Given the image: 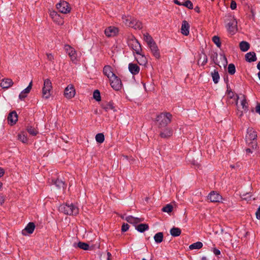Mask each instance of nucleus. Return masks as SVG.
Masks as SVG:
<instances>
[{
	"label": "nucleus",
	"instance_id": "f257e3e1",
	"mask_svg": "<svg viewBox=\"0 0 260 260\" xmlns=\"http://www.w3.org/2000/svg\"><path fill=\"white\" fill-rule=\"evenodd\" d=\"M172 116L170 113H161L156 118V121L159 128L166 126L171 121Z\"/></svg>",
	"mask_w": 260,
	"mask_h": 260
},
{
	"label": "nucleus",
	"instance_id": "f03ea898",
	"mask_svg": "<svg viewBox=\"0 0 260 260\" xmlns=\"http://www.w3.org/2000/svg\"><path fill=\"white\" fill-rule=\"evenodd\" d=\"M58 210L60 212L70 215H76L79 213L78 208L72 203L62 204L59 206Z\"/></svg>",
	"mask_w": 260,
	"mask_h": 260
},
{
	"label": "nucleus",
	"instance_id": "7ed1b4c3",
	"mask_svg": "<svg viewBox=\"0 0 260 260\" xmlns=\"http://www.w3.org/2000/svg\"><path fill=\"white\" fill-rule=\"evenodd\" d=\"M257 138V135L255 131L251 127H249L247 129V134L246 136V143L250 145L251 144V147L253 149L256 148L257 144L256 142V139Z\"/></svg>",
	"mask_w": 260,
	"mask_h": 260
},
{
	"label": "nucleus",
	"instance_id": "20e7f679",
	"mask_svg": "<svg viewBox=\"0 0 260 260\" xmlns=\"http://www.w3.org/2000/svg\"><path fill=\"white\" fill-rule=\"evenodd\" d=\"M52 89V83L50 79L44 80V84L42 88V97L43 99H48L51 95L50 91Z\"/></svg>",
	"mask_w": 260,
	"mask_h": 260
},
{
	"label": "nucleus",
	"instance_id": "39448f33",
	"mask_svg": "<svg viewBox=\"0 0 260 260\" xmlns=\"http://www.w3.org/2000/svg\"><path fill=\"white\" fill-rule=\"evenodd\" d=\"M64 49L69 55L73 62L76 63L78 61L77 53L75 49L69 45H65Z\"/></svg>",
	"mask_w": 260,
	"mask_h": 260
},
{
	"label": "nucleus",
	"instance_id": "423d86ee",
	"mask_svg": "<svg viewBox=\"0 0 260 260\" xmlns=\"http://www.w3.org/2000/svg\"><path fill=\"white\" fill-rule=\"evenodd\" d=\"M128 43V45L137 54H140L142 52L140 44L133 36H132V39L129 40Z\"/></svg>",
	"mask_w": 260,
	"mask_h": 260
},
{
	"label": "nucleus",
	"instance_id": "0eeeda50",
	"mask_svg": "<svg viewBox=\"0 0 260 260\" xmlns=\"http://www.w3.org/2000/svg\"><path fill=\"white\" fill-rule=\"evenodd\" d=\"M56 9L61 13L67 14L71 12V8L69 4L64 1H61L56 5Z\"/></svg>",
	"mask_w": 260,
	"mask_h": 260
},
{
	"label": "nucleus",
	"instance_id": "6e6552de",
	"mask_svg": "<svg viewBox=\"0 0 260 260\" xmlns=\"http://www.w3.org/2000/svg\"><path fill=\"white\" fill-rule=\"evenodd\" d=\"M110 84L111 87L116 90H118L121 88V82L119 78L116 75L114 76L110 79Z\"/></svg>",
	"mask_w": 260,
	"mask_h": 260
},
{
	"label": "nucleus",
	"instance_id": "1a4fd4ad",
	"mask_svg": "<svg viewBox=\"0 0 260 260\" xmlns=\"http://www.w3.org/2000/svg\"><path fill=\"white\" fill-rule=\"evenodd\" d=\"M237 22L234 17H231L227 24V29L232 34H235L237 30Z\"/></svg>",
	"mask_w": 260,
	"mask_h": 260
},
{
	"label": "nucleus",
	"instance_id": "9d476101",
	"mask_svg": "<svg viewBox=\"0 0 260 260\" xmlns=\"http://www.w3.org/2000/svg\"><path fill=\"white\" fill-rule=\"evenodd\" d=\"M75 89L73 85H69L64 89V95L68 99H72L75 95Z\"/></svg>",
	"mask_w": 260,
	"mask_h": 260
},
{
	"label": "nucleus",
	"instance_id": "9b49d317",
	"mask_svg": "<svg viewBox=\"0 0 260 260\" xmlns=\"http://www.w3.org/2000/svg\"><path fill=\"white\" fill-rule=\"evenodd\" d=\"M118 32V29L114 26H109L105 30V34L108 37L115 36Z\"/></svg>",
	"mask_w": 260,
	"mask_h": 260
},
{
	"label": "nucleus",
	"instance_id": "f8f14e48",
	"mask_svg": "<svg viewBox=\"0 0 260 260\" xmlns=\"http://www.w3.org/2000/svg\"><path fill=\"white\" fill-rule=\"evenodd\" d=\"M35 225L33 222H29L27 224L26 226L22 231V234L24 236H26L27 234H32L35 230Z\"/></svg>",
	"mask_w": 260,
	"mask_h": 260
},
{
	"label": "nucleus",
	"instance_id": "ddd939ff",
	"mask_svg": "<svg viewBox=\"0 0 260 260\" xmlns=\"http://www.w3.org/2000/svg\"><path fill=\"white\" fill-rule=\"evenodd\" d=\"M32 86V81H31L29 83L28 86L26 88L23 89L19 94V98L21 100H23L27 96V94L29 93L31 89Z\"/></svg>",
	"mask_w": 260,
	"mask_h": 260
},
{
	"label": "nucleus",
	"instance_id": "4468645a",
	"mask_svg": "<svg viewBox=\"0 0 260 260\" xmlns=\"http://www.w3.org/2000/svg\"><path fill=\"white\" fill-rule=\"evenodd\" d=\"M149 47L152 54L155 57V58L159 59L160 56V52L156 44L155 43L152 44V45L149 46Z\"/></svg>",
	"mask_w": 260,
	"mask_h": 260
},
{
	"label": "nucleus",
	"instance_id": "2eb2a0df",
	"mask_svg": "<svg viewBox=\"0 0 260 260\" xmlns=\"http://www.w3.org/2000/svg\"><path fill=\"white\" fill-rule=\"evenodd\" d=\"M208 199L211 202H219L222 199L221 196L216 192L212 191L208 195Z\"/></svg>",
	"mask_w": 260,
	"mask_h": 260
},
{
	"label": "nucleus",
	"instance_id": "dca6fc26",
	"mask_svg": "<svg viewBox=\"0 0 260 260\" xmlns=\"http://www.w3.org/2000/svg\"><path fill=\"white\" fill-rule=\"evenodd\" d=\"M173 135V131L172 128L167 127L162 130L160 133V137L164 139H168L171 137Z\"/></svg>",
	"mask_w": 260,
	"mask_h": 260
},
{
	"label": "nucleus",
	"instance_id": "f3484780",
	"mask_svg": "<svg viewBox=\"0 0 260 260\" xmlns=\"http://www.w3.org/2000/svg\"><path fill=\"white\" fill-rule=\"evenodd\" d=\"M18 120V116L15 111H12L9 113L8 117V121L11 125L16 123Z\"/></svg>",
	"mask_w": 260,
	"mask_h": 260
},
{
	"label": "nucleus",
	"instance_id": "a211bd4d",
	"mask_svg": "<svg viewBox=\"0 0 260 260\" xmlns=\"http://www.w3.org/2000/svg\"><path fill=\"white\" fill-rule=\"evenodd\" d=\"M13 84V82L11 79L6 78L3 79L0 83V86L3 88L8 89Z\"/></svg>",
	"mask_w": 260,
	"mask_h": 260
},
{
	"label": "nucleus",
	"instance_id": "6ab92c4d",
	"mask_svg": "<svg viewBox=\"0 0 260 260\" xmlns=\"http://www.w3.org/2000/svg\"><path fill=\"white\" fill-rule=\"evenodd\" d=\"M189 23L185 20H184L182 22L181 32L184 36H188L189 33Z\"/></svg>",
	"mask_w": 260,
	"mask_h": 260
},
{
	"label": "nucleus",
	"instance_id": "aec40b11",
	"mask_svg": "<svg viewBox=\"0 0 260 260\" xmlns=\"http://www.w3.org/2000/svg\"><path fill=\"white\" fill-rule=\"evenodd\" d=\"M125 220L129 223L137 224L139 222H142L144 220V218L135 217L132 216H128L125 217Z\"/></svg>",
	"mask_w": 260,
	"mask_h": 260
},
{
	"label": "nucleus",
	"instance_id": "412c9836",
	"mask_svg": "<svg viewBox=\"0 0 260 260\" xmlns=\"http://www.w3.org/2000/svg\"><path fill=\"white\" fill-rule=\"evenodd\" d=\"M103 73L109 79L115 75L112 71V68L110 66H105L103 69Z\"/></svg>",
	"mask_w": 260,
	"mask_h": 260
},
{
	"label": "nucleus",
	"instance_id": "4be33fe9",
	"mask_svg": "<svg viewBox=\"0 0 260 260\" xmlns=\"http://www.w3.org/2000/svg\"><path fill=\"white\" fill-rule=\"evenodd\" d=\"M128 26L135 29H140L142 28V24L141 22L133 18L132 20H131V24L128 25Z\"/></svg>",
	"mask_w": 260,
	"mask_h": 260
},
{
	"label": "nucleus",
	"instance_id": "5701e85b",
	"mask_svg": "<svg viewBox=\"0 0 260 260\" xmlns=\"http://www.w3.org/2000/svg\"><path fill=\"white\" fill-rule=\"evenodd\" d=\"M128 70L133 75H137L139 73L140 68L135 63H130L128 64Z\"/></svg>",
	"mask_w": 260,
	"mask_h": 260
},
{
	"label": "nucleus",
	"instance_id": "b1692460",
	"mask_svg": "<svg viewBox=\"0 0 260 260\" xmlns=\"http://www.w3.org/2000/svg\"><path fill=\"white\" fill-rule=\"evenodd\" d=\"M256 59V54L254 52H248L245 55V59L249 62L255 61Z\"/></svg>",
	"mask_w": 260,
	"mask_h": 260
},
{
	"label": "nucleus",
	"instance_id": "393cba45",
	"mask_svg": "<svg viewBox=\"0 0 260 260\" xmlns=\"http://www.w3.org/2000/svg\"><path fill=\"white\" fill-rule=\"evenodd\" d=\"M138 56L136 57V59L140 65H145L147 62L146 57L144 55L142 54L141 53L140 54H137Z\"/></svg>",
	"mask_w": 260,
	"mask_h": 260
},
{
	"label": "nucleus",
	"instance_id": "a878e982",
	"mask_svg": "<svg viewBox=\"0 0 260 260\" xmlns=\"http://www.w3.org/2000/svg\"><path fill=\"white\" fill-rule=\"evenodd\" d=\"M144 40L147 43L148 46L155 43L152 37L148 33L144 34Z\"/></svg>",
	"mask_w": 260,
	"mask_h": 260
},
{
	"label": "nucleus",
	"instance_id": "bb28decb",
	"mask_svg": "<svg viewBox=\"0 0 260 260\" xmlns=\"http://www.w3.org/2000/svg\"><path fill=\"white\" fill-rule=\"evenodd\" d=\"M52 182L55 185V186L58 188V189H64L65 188V183L64 182L59 179H56V180L54 181L52 180Z\"/></svg>",
	"mask_w": 260,
	"mask_h": 260
},
{
	"label": "nucleus",
	"instance_id": "cd10ccee",
	"mask_svg": "<svg viewBox=\"0 0 260 260\" xmlns=\"http://www.w3.org/2000/svg\"><path fill=\"white\" fill-rule=\"evenodd\" d=\"M239 47L241 51L246 52L249 49L250 45L246 41H242L239 44Z\"/></svg>",
	"mask_w": 260,
	"mask_h": 260
},
{
	"label": "nucleus",
	"instance_id": "c85d7f7f",
	"mask_svg": "<svg viewBox=\"0 0 260 260\" xmlns=\"http://www.w3.org/2000/svg\"><path fill=\"white\" fill-rule=\"evenodd\" d=\"M133 17H132L131 15H123L122 16V20L123 23L126 26H128L131 24V20H132Z\"/></svg>",
	"mask_w": 260,
	"mask_h": 260
},
{
	"label": "nucleus",
	"instance_id": "c756f323",
	"mask_svg": "<svg viewBox=\"0 0 260 260\" xmlns=\"http://www.w3.org/2000/svg\"><path fill=\"white\" fill-rule=\"evenodd\" d=\"M241 106L244 111H247L248 110V103L244 95H242L241 96Z\"/></svg>",
	"mask_w": 260,
	"mask_h": 260
},
{
	"label": "nucleus",
	"instance_id": "7c9ffc66",
	"mask_svg": "<svg viewBox=\"0 0 260 260\" xmlns=\"http://www.w3.org/2000/svg\"><path fill=\"white\" fill-rule=\"evenodd\" d=\"M26 130L30 135L34 136H36L39 133L38 131L36 128L31 125H28L26 127Z\"/></svg>",
	"mask_w": 260,
	"mask_h": 260
},
{
	"label": "nucleus",
	"instance_id": "2f4dec72",
	"mask_svg": "<svg viewBox=\"0 0 260 260\" xmlns=\"http://www.w3.org/2000/svg\"><path fill=\"white\" fill-rule=\"evenodd\" d=\"M181 233V230L178 228L174 227L170 230V234L173 237L179 236Z\"/></svg>",
	"mask_w": 260,
	"mask_h": 260
},
{
	"label": "nucleus",
	"instance_id": "473e14b6",
	"mask_svg": "<svg viewBox=\"0 0 260 260\" xmlns=\"http://www.w3.org/2000/svg\"><path fill=\"white\" fill-rule=\"evenodd\" d=\"M149 228V226L147 224H145V223H141V224H139L137 227H136V230L141 232V233H142V232H144V231H145L146 230H147Z\"/></svg>",
	"mask_w": 260,
	"mask_h": 260
},
{
	"label": "nucleus",
	"instance_id": "72a5a7b5",
	"mask_svg": "<svg viewBox=\"0 0 260 260\" xmlns=\"http://www.w3.org/2000/svg\"><path fill=\"white\" fill-rule=\"evenodd\" d=\"M203 243L201 242H197L189 245V248L190 250L199 249L203 247Z\"/></svg>",
	"mask_w": 260,
	"mask_h": 260
},
{
	"label": "nucleus",
	"instance_id": "f704fd0d",
	"mask_svg": "<svg viewBox=\"0 0 260 260\" xmlns=\"http://www.w3.org/2000/svg\"><path fill=\"white\" fill-rule=\"evenodd\" d=\"M102 107L104 109H105L106 111H108L109 110H113L115 111V107L113 106V104L112 102H109L105 104H103L102 105Z\"/></svg>",
	"mask_w": 260,
	"mask_h": 260
},
{
	"label": "nucleus",
	"instance_id": "c9c22d12",
	"mask_svg": "<svg viewBox=\"0 0 260 260\" xmlns=\"http://www.w3.org/2000/svg\"><path fill=\"white\" fill-rule=\"evenodd\" d=\"M154 239L156 243H161L163 240V233L161 232L156 233L154 236Z\"/></svg>",
	"mask_w": 260,
	"mask_h": 260
},
{
	"label": "nucleus",
	"instance_id": "e433bc0d",
	"mask_svg": "<svg viewBox=\"0 0 260 260\" xmlns=\"http://www.w3.org/2000/svg\"><path fill=\"white\" fill-rule=\"evenodd\" d=\"M211 76L214 83H217L219 79V75L218 71L214 70V71L211 73Z\"/></svg>",
	"mask_w": 260,
	"mask_h": 260
},
{
	"label": "nucleus",
	"instance_id": "4c0bfd02",
	"mask_svg": "<svg viewBox=\"0 0 260 260\" xmlns=\"http://www.w3.org/2000/svg\"><path fill=\"white\" fill-rule=\"evenodd\" d=\"M18 139L22 142L25 143L27 142V138L26 135L24 133L22 132L18 136Z\"/></svg>",
	"mask_w": 260,
	"mask_h": 260
},
{
	"label": "nucleus",
	"instance_id": "58836bf2",
	"mask_svg": "<svg viewBox=\"0 0 260 260\" xmlns=\"http://www.w3.org/2000/svg\"><path fill=\"white\" fill-rule=\"evenodd\" d=\"M96 141L100 143H102L105 140V137L103 134L99 133L95 136Z\"/></svg>",
	"mask_w": 260,
	"mask_h": 260
},
{
	"label": "nucleus",
	"instance_id": "ea45409f",
	"mask_svg": "<svg viewBox=\"0 0 260 260\" xmlns=\"http://www.w3.org/2000/svg\"><path fill=\"white\" fill-rule=\"evenodd\" d=\"M173 210V206L171 204H167L162 208V211L164 212L170 213Z\"/></svg>",
	"mask_w": 260,
	"mask_h": 260
},
{
	"label": "nucleus",
	"instance_id": "a19ab883",
	"mask_svg": "<svg viewBox=\"0 0 260 260\" xmlns=\"http://www.w3.org/2000/svg\"><path fill=\"white\" fill-rule=\"evenodd\" d=\"M78 247L80 249L86 250L88 249L89 246V245L86 243L79 242L78 243Z\"/></svg>",
	"mask_w": 260,
	"mask_h": 260
},
{
	"label": "nucleus",
	"instance_id": "79ce46f5",
	"mask_svg": "<svg viewBox=\"0 0 260 260\" xmlns=\"http://www.w3.org/2000/svg\"><path fill=\"white\" fill-rule=\"evenodd\" d=\"M228 72L231 75H234L236 72L235 66L233 63H230L228 66Z\"/></svg>",
	"mask_w": 260,
	"mask_h": 260
},
{
	"label": "nucleus",
	"instance_id": "37998d69",
	"mask_svg": "<svg viewBox=\"0 0 260 260\" xmlns=\"http://www.w3.org/2000/svg\"><path fill=\"white\" fill-rule=\"evenodd\" d=\"M93 98L96 101H100L101 99V95H100V91L98 90H95L94 92H93Z\"/></svg>",
	"mask_w": 260,
	"mask_h": 260
},
{
	"label": "nucleus",
	"instance_id": "c03bdc74",
	"mask_svg": "<svg viewBox=\"0 0 260 260\" xmlns=\"http://www.w3.org/2000/svg\"><path fill=\"white\" fill-rule=\"evenodd\" d=\"M213 42L218 47H220L221 42L218 37L215 36L212 38Z\"/></svg>",
	"mask_w": 260,
	"mask_h": 260
},
{
	"label": "nucleus",
	"instance_id": "a18cd8bd",
	"mask_svg": "<svg viewBox=\"0 0 260 260\" xmlns=\"http://www.w3.org/2000/svg\"><path fill=\"white\" fill-rule=\"evenodd\" d=\"M182 6H184L189 9H193V4L189 0H186L184 3H183Z\"/></svg>",
	"mask_w": 260,
	"mask_h": 260
},
{
	"label": "nucleus",
	"instance_id": "49530a36",
	"mask_svg": "<svg viewBox=\"0 0 260 260\" xmlns=\"http://www.w3.org/2000/svg\"><path fill=\"white\" fill-rule=\"evenodd\" d=\"M220 59L221 60L222 65L223 66L225 67V66L227 65L228 61H227L226 57L224 55L220 54Z\"/></svg>",
	"mask_w": 260,
	"mask_h": 260
},
{
	"label": "nucleus",
	"instance_id": "de8ad7c7",
	"mask_svg": "<svg viewBox=\"0 0 260 260\" xmlns=\"http://www.w3.org/2000/svg\"><path fill=\"white\" fill-rule=\"evenodd\" d=\"M47 59L48 60L53 62L54 60V57L53 54L50 53H46Z\"/></svg>",
	"mask_w": 260,
	"mask_h": 260
},
{
	"label": "nucleus",
	"instance_id": "09e8293b",
	"mask_svg": "<svg viewBox=\"0 0 260 260\" xmlns=\"http://www.w3.org/2000/svg\"><path fill=\"white\" fill-rule=\"evenodd\" d=\"M53 20L54 22H55L56 23H57L58 25H62L63 24V21L61 19V18L59 16V18H53Z\"/></svg>",
	"mask_w": 260,
	"mask_h": 260
},
{
	"label": "nucleus",
	"instance_id": "8fccbe9b",
	"mask_svg": "<svg viewBox=\"0 0 260 260\" xmlns=\"http://www.w3.org/2000/svg\"><path fill=\"white\" fill-rule=\"evenodd\" d=\"M50 16L52 17V19L53 18H59V15L55 11H53L51 12Z\"/></svg>",
	"mask_w": 260,
	"mask_h": 260
},
{
	"label": "nucleus",
	"instance_id": "3c124183",
	"mask_svg": "<svg viewBox=\"0 0 260 260\" xmlns=\"http://www.w3.org/2000/svg\"><path fill=\"white\" fill-rule=\"evenodd\" d=\"M129 225L127 223H123L122 225L121 231L123 232L127 231L129 229Z\"/></svg>",
	"mask_w": 260,
	"mask_h": 260
},
{
	"label": "nucleus",
	"instance_id": "603ef678",
	"mask_svg": "<svg viewBox=\"0 0 260 260\" xmlns=\"http://www.w3.org/2000/svg\"><path fill=\"white\" fill-rule=\"evenodd\" d=\"M230 8L232 10H235L237 8V4L235 1H232L231 3Z\"/></svg>",
	"mask_w": 260,
	"mask_h": 260
},
{
	"label": "nucleus",
	"instance_id": "864d4df0",
	"mask_svg": "<svg viewBox=\"0 0 260 260\" xmlns=\"http://www.w3.org/2000/svg\"><path fill=\"white\" fill-rule=\"evenodd\" d=\"M217 57L218 54L216 53H215L214 55L212 56V58H213V60L214 62L215 63L218 64L217 63Z\"/></svg>",
	"mask_w": 260,
	"mask_h": 260
},
{
	"label": "nucleus",
	"instance_id": "5fc2aeb1",
	"mask_svg": "<svg viewBox=\"0 0 260 260\" xmlns=\"http://www.w3.org/2000/svg\"><path fill=\"white\" fill-rule=\"evenodd\" d=\"M207 61H208L207 56L205 54H204L203 56V62L202 63V65H203V66L205 65L207 62Z\"/></svg>",
	"mask_w": 260,
	"mask_h": 260
},
{
	"label": "nucleus",
	"instance_id": "6e6d98bb",
	"mask_svg": "<svg viewBox=\"0 0 260 260\" xmlns=\"http://www.w3.org/2000/svg\"><path fill=\"white\" fill-rule=\"evenodd\" d=\"M213 252L215 255H219L220 254V251L216 248H213Z\"/></svg>",
	"mask_w": 260,
	"mask_h": 260
},
{
	"label": "nucleus",
	"instance_id": "4d7b16f0",
	"mask_svg": "<svg viewBox=\"0 0 260 260\" xmlns=\"http://www.w3.org/2000/svg\"><path fill=\"white\" fill-rule=\"evenodd\" d=\"M255 214L257 219H260V207L258 208Z\"/></svg>",
	"mask_w": 260,
	"mask_h": 260
},
{
	"label": "nucleus",
	"instance_id": "13d9d810",
	"mask_svg": "<svg viewBox=\"0 0 260 260\" xmlns=\"http://www.w3.org/2000/svg\"><path fill=\"white\" fill-rule=\"evenodd\" d=\"M255 111L260 115V104H257L256 106Z\"/></svg>",
	"mask_w": 260,
	"mask_h": 260
},
{
	"label": "nucleus",
	"instance_id": "bf43d9fd",
	"mask_svg": "<svg viewBox=\"0 0 260 260\" xmlns=\"http://www.w3.org/2000/svg\"><path fill=\"white\" fill-rule=\"evenodd\" d=\"M244 197L245 196V197H243V199L245 200H247L250 199L251 198V196L249 194V193H247L246 194L243 195Z\"/></svg>",
	"mask_w": 260,
	"mask_h": 260
},
{
	"label": "nucleus",
	"instance_id": "052dcab7",
	"mask_svg": "<svg viewBox=\"0 0 260 260\" xmlns=\"http://www.w3.org/2000/svg\"><path fill=\"white\" fill-rule=\"evenodd\" d=\"M111 256H112L111 254L109 252H107V257L106 260H111Z\"/></svg>",
	"mask_w": 260,
	"mask_h": 260
},
{
	"label": "nucleus",
	"instance_id": "680f3d73",
	"mask_svg": "<svg viewBox=\"0 0 260 260\" xmlns=\"http://www.w3.org/2000/svg\"><path fill=\"white\" fill-rule=\"evenodd\" d=\"M175 4L179 5V6H182V3L178 1V0H174Z\"/></svg>",
	"mask_w": 260,
	"mask_h": 260
},
{
	"label": "nucleus",
	"instance_id": "e2e57ef3",
	"mask_svg": "<svg viewBox=\"0 0 260 260\" xmlns=\"http://www.w3.org/2000/svg\"><path fill=\"white\" fill-rule=\"evenodd\" d=\"M4 170L2 168H0V177L3 176L4 175Z\"/></svg>",
	"mask_w": 260,
	"mask_h": 260
},
{
	"label": "nucleus",
	"instance_id": "0e129e2a",
	"mask_svg": "<svg viewBox=\"0 0 260 260\" xmlns=\"http://www.w3.org/2000/svg\"><path fill=\"white\" fill-rule=\"evenodd\" d=\"M4 203V198L2 196H0V204H2Z\"/></svg>",
	"mask_w": 260,
	"mask_h": 260
},
{
	"label": "nucleus",
	"instance_id": "69168bd1",
	"mask_svg": "<svg viewBox=\"0 0 260 260\" xmlns=\"http://www.w3.org/2000/svg\"><path fill=\"white\" fill-rule=\"evenodd\" d=\"M246 152L247 153H251L252 151L250 148H248L246 149Z\"/></svg>",
	"mask_w": 260,
	"mask_h": 260
},
{
	"label": "nucleus",
	"instance_id": "338daca9",
	"mask_svg": "<svg viewBox=\"0 0 260 260\" xmlns=\"http://www.w3.org/2000/svg\"><path fill=\"white\" fill-rule=\"evenodd\" d=\"M257 68L260 71V61L257 64Z\"/></svg>",
	"mask_w": 260,
	"mask_h": 260
},
{
	"label": "nucleus",
	"instance_id": "774afa93",
	"mask_svg": "<svg viewBox=\"0 0 260 260\" xmlns=\"http://www.w3.org/2000/svg\"><path fill=\"white\" fill-rule=\"evenodd\" d=\"M202 260H207V259L206 257L203 256L202 258Z\"/></svg>",
	"mask_w": 260,
	"mask_h": 260
}]
</instances>
